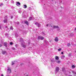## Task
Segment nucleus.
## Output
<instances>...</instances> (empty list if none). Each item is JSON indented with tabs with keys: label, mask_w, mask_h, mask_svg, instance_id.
<instances>
[{
	"label": "nucleus",
	"mask_w": 76,
	"mask_h": 76,
	"mask_svg": "<svg viewBox=\"0 0 76 76\" xmlns=\"http://www.w3.org/2000/svg\"><path fill=\"white\" fill-rule=\"evenodd\" d=\"M58 71H59V67L58 66H57L55 68V74H57V73Z\"/></svg>",
	"instance_id": "1"
},
{
	"label": "nucleus",
	"mask_w": 76,
	"mask_h": 76,
	"mask_svg": "<svg viewBox=\"0 0 76 76\" xmlns=\"http://www.w3.org/2000/svg\"><path fill=\"white\" fill-rule=\"evenodd\" d=\"M20 45L23 48H26V45L24 42L21 43Z\"/></svg>",
	"instance_id": "2"
},
{
	"label": "nucleus",
	"mask_w": 76,
	"mask_h": 76,
	"mask_svg": "<svg viewBox=\"0 0 76 76\" xmlns=\"http://www.w3.org/2000/svg\"><path fill=\"white\" fill-rule=\"evenodd\" d=\"M4 23H7V16H6L4 18V19L3 20Z\"/></svg>",
	"instance_id": "3"
},
{
	"label": "nucleus",
	"mask_w": 76,
	"mask_h": 76,
	"mask_svg": "<svg viewBox=\"0 0 76 76\" xmlns=\"http://www.w3.org/2000/svg\"><path fill=\"white\" fill-rule=\"evenodd\" d=\"M35 25L38 26V28H39L41 26V24L40 23H39L38 22H36L35 23Z\"/></svg>",
	"instance_id": "4"
},
{
	"label": "nucleus",
	"mask_w": 76,
	"mask_h": 76,
	"mask_svg": "<svg viewBox=\"0 0 76 76\" xmlns=\"http://www.w3.org/2000/svg\"><path fill=\"white\" fill-rule=\"evenodd\" d=\"M44 38V37H43L38 36V39H41V40H43Z\"/></svg>",
	"instance_id": "5"
},
{
	"label": "nucleus",
	"mask_w": 76,
	"mask_h": 76,
	"mask_svg": "<svg viewBox=\"0 0 76 76\" xmlns=\"http://www.w3.org/2000/svg\"><path fill=\"white\" fill-rule=\"evenodd\" d=\"M7 70L8 71L7 72V73H11V69L8 67Z\"/></svg>",
	"instance_id": "6"
},
{
	"label": "nucleus",
	"mask_w": 76,
	"mask_h": 76,
	"mask_svg": "<svg viewBox=\"0 0 76 76\" xmlns=\"http://www.w3.org/2000/svg\"><path fill=\"white\" fill-rule=\"evenodd\" d=\"M20 42H21V44H22V43H23V39L22 38H20Z\"/></svg>",
	"instance_id": "7"
},
{
	"label": "nucleus",
	"mask_w": 76,
	"mask_h": 76,
	"mask_svg": "<svg viewBox=\"0 0 76 76\" xmlns=\"http://www.w3.org/2000/svg\"><path fill=\"white\" fill-rule=\"evenodd\" d=\"M4 46L6 47H7V42H5L4 43Z\"/></svg>",
	"instance_id": "8"
},
{
	"label": "nucleus",
	"mask_w": 76,
	"mask_h": 76,
	"mask_svg": "<svg viewBox=\"0 0 76 76\" xmlns=\"http://www.w3.org/2000/svg\"><path fill=\"white\" fill-rule=\"evenodd\" d=\"M24 23H25L26 24V25H27L28 26V25H29V23L28 22V21H25L24 22Z\"/></svg>",
	"instance_id": "9"
},
{
	"label": "nucleus",
	"mask_w": 76,
	"mask_h": 76,
	"mask_svg": "<svg viewBox=\"0 0 76 76\" xmlns=\"http://www.w3.org/2000/svg\"><path fill=\"white\" fill-rule=\"evenodd\" d=\"M16 5H17V6H18L19 5H20V2H17L16 4Z\"/></svg>",
	"instance_id": "10"
},
{
	"label": "nucleus",
	"mask_w": 76,
	"mask_h": 76,
	"mask_svg": "<svg viewBox=\"0 0 76 76\" xmlns=\"http://www.w3.org/2000/svg\"><path fill=\"white\" fill-rule=\"evenodd\" d=\"M55 41H56V42H57V41H58V37H55Z\"/></svg>",
	"instance_id": "11"
},
{
	"label": "nucleus",
	"mask_w": 76,
	"mask_h": 76,
	"mask_svg": "<svg viewBox=\"0 0 76 76\" xmlns=\"http://www.w3.org/2000/svg\"><path fill=\"white\" fill-rule=\"evenodd\" d=\"M23 7L25 9H26L27 8V6H26V5L25 4H24Z\"/></svg>",
	"instance_id": "12"
},
{
	"label": "nucleus",
	"mask_w": 76,
	"mask_h": 76,
	"mask_svg": "<svg viewBox=\"0 0 76 76\" xmlns=\"http://www.w3.org/2000/svg\"><path fill=\"white\" fill-rule=\"evenodd\" d=\"M2 54H6V51H3L2 52Z\"/></svg>",
	"instance_id": "13"
},
{
	"label": "nucleus",
	"mask_w": 76,
	"mask_h": 76,
	"mask_svg": "<svg viewBox=\"0 0 76 76\" xmlns=\"http://www.w3.org/2000/svg\"><path fill=\"white\" fill-rule=\"evenodd\" d=\"M64 57H65V56L64 55H62L61 56V59H63Z\"/></svg>",
	"instance_id": "14"
},
{
	"label": "nucleus",
	"mask_w": 76,
	"mask_h": 76,
	"mask_svg": "<svg viewBox=\"0 0 76 76\" xmlns=\"http://www.w3.org/2000/svg\"><path fill=\"white\" fill-rule=\"evenodd\" d=\"M72 72L73 74H75V75H76V71H72Z\"/></svg>",
	"instance_id": "15"
},
{
	"label": "nucleus",
	"mask_w": 76,
	"mask_h": 76,
	"mask_svg": "<svg viewBox=\"0 0 76 76\" xmlns=\"http://www.w3.org/2000/svg\"><path fill=\"white\" fill-rule=\"evenodd\" d=\"M53 28H59V27L58 26H54Z\"/></svg>",
	"instance_id": "16"
},
{
	"label": "nucleus",
	"mask_w": 76,
	"mask_h": 76,
	"mask_svg": "<svg viewBox=\"0 0 76 76\" xmlns=\"http://www.w3.org/2000/svg\"><path fill=\"white\" fill-rule=\"evenodd\" d=\"M32 20V18L31 17L29 18L28 20L30 21V20Z\"/></svg>",
	"instance_id": "17"
},
{
	"label": "nucleus",
	"mask_w": 76,
	"mask_h": 76,
	"mask_svg": "<svg viewBox=\"0 0 76 76\" xmlns=\"http://www.w3.org/2000/svg\"><path fill=\"white\" fill-rule=\"evenodd\" d=\"M55 58L56 60H58L59 59V58H58V56H56Z\"/></svg>",
	"instance_id": "18"
},
{
	"label": "nucleus",
	"mask_w": 76,
	"mask_h": 76,
	"mask_svg": "<svg viewBox=\"0 0 76 76\" xmlns=\"http://www.w3.org/2000/svg\"><path fill=\"white\" fill-rule=\"evenodd\" d=\"M70 43H69L67 44V46H68V47H69V46H70Z\"/></svg>",
	"instance_id": "19"
},
{
	"label": "nucleus",
	"mask_w": 76,
	"mask_h": 76,
	"mask_svg": "<svg viewBox=\"0 0 76 76\" xmlns=\"http://www.w3.org/2000/svg\"><path fill=\"white\" fill-rule=\"evenodd\" d=\"M62 70L63 72H64V71H65V69H64V68H63L62 69Z\"/></svg>",
	"instance_id": "20"
},
{
	"label": "nucleus",
	"mask_w": 76,
	"mask_h": 76,
	"mask_svg": "<svg viewBox=\"0 0 76 76\" xmlns=\"http://www.w3.org/2000/svg\"><path fill=\"white\" fill-rule=\"evenodd\" d=\"M31 41L29 40V41H28V45H30V44L31 43Z\"/></svg>",
	"instance_id": "21"
},
{
	"label": "nucleus",
	"mask_w": 76,
	"mask_h": 76,
	"mask_svg": "<svg viewBox=\"0 0 76 76\" xmlns=\"http://www.w3.org/2000/svg\"><path fill=\"white\" fill-rule=\"evenodd\" d=\"M12 49L13 50H16V49L15 48H12Z\"/></svg>",
	"instance_id": "22"
},
{
	"label": "nucleus",
	"mask_w": 76,
	"mask_h": 76,
	"mask_svg": "<svg viewBox=\"0 0 76 76\" xmlns=\"http://www.w3.org/2000/svg\"><path fill=\"white\" fill-rule=\"evenodd\" d=\"M5 35L6 37H8V34L7 33H5Z\"/></svg>",
	"instance_id": "23"
},
{
	"label": "nucleus",
	"mask_w": 76,
	"mask_h": 76,
	"mask_svg": "<svg viewBox=\"0 0 76 76\" xmlns=\"http://www.w3.org/2000/svg\"><path fill=\"white\" fill-rule=\"evenodd\" d=\"M15 36L16 37H19V35L16 34L15 35Z\"/></svg>",
	"instance_id": "24"
},
{
	"label": "nucleus",
	"mask_w": 76,
	"mask_h": 76,
	"mask_svg": "<svg viewBox=\"0 0 76 76\" xmlns=\"http://www.w3.org/2000/svg\"><path fill=\"white\" fill-rule=\"evenodd\" d=\"M42 35H45V33H44L43 32H42Z\"/></svg>",
	"instance_id": "25"
},
{
	"label": "nucleus",
	"mask_w": 76,
	"mask_h": 76,
	"mask_svg": "<svg viewBox=\"0 0 76 76\" xmlns=\"http://www.w3.org/2000/svg\"><path fill=\"white\" fill-rule=\"evenodd\" d=\"M45 42H46V43H48V42L47 41V40H45Z\"/></svg>",
	"instance_id": "26"
},
{
	"label": "nucleus",
	"mask_w": 76,
	"mask_h": 76,
	"mask_svg": "<svg viewBox=\"0 0 76 76\" xmlns=\"http://www.w3.org/2000/svg\"><path fill=\"white\" fill-rule=\"evenodd\" d=\"M10 45H13V42H10Z\"/></svg>",
	"instance_id": "27"
},
{
	"label": "nucleus",
	"mask_w": 76,
	"mask_h": 76,
	"mask_svg": "<svg viewBox=\"0 0 76 76\" xmlns=\"http://www.w3.org/2000/svg\"><path fill=\"white\" fill-rule=\"evenodd\" d=\"M28 10H31V7H29L28 8Z\"/></svg>",
	"instance_id": "28"
},
{
	"label": "nucleus",
	"mask_w": 76,
	"mask_h": 76,
	"mask_svg": "<svg viewBox=\"0 0 76 76\" xmlns=\"http://www.w3.org/2000/svg\"><path fill=\"white\" fill-rule=\"evenodd\" d=\"M72 68H75V65H72Z\"/></svg>",
	"instance_id": "29"
},
{
	"label": "nucleus",
	"mask_w": 76,
	"mask_h": 76,
	"mask_svg": "<svg viewBox=\"0 0 76 76\" xmlns=\"http://www.w3.org/2000/svg\"><path fill=\"white\" fill-rule=\"evenodd\" d=\"M21 10H19L18 11V12L19 13H21Z\"/></svg>",
	"instance_id": "30"
},
{
	"label": "nucleus",
	"mask_w": 76,
	"mask_h": 76,
	"mask_svg": "<svg viewBox=\"0 0 76 76\" xmlns=\"http://www.w3.org/2000/svg\"><path fill=\"white\" fill-rule=\"evenodd\" d=\"M57 63H60V61H58L57 62Z\"/></svg>",
	"instance_id": "31"
},
{
	"label": "nucleus",
	"mask_w": 76,
	"mask_h": 76,
	"mask_svg": "<svg viewBox=\"0 0 76 76\" xmlns=\"http://www.w3.org/2000/svg\"><path fill=\"white\" fill-rule=\"evenodd\" d=\"M11 3H14V1H11Z\"/></svg>",
	"instance_id": "32"
},
{
	"label": "nucleus",
	"mask_w": 76,
	"mask_h": 76,
	"mask_svg": "<svg viewBox=\"0 0 76 76\" xmlns=\"http://www.w3.org/2000/svg\"><path fill=\"white\" fill-rule=\"evenodd\" d=\"M10 29H11V30H13V27H11L10 28Z\"/></svg>",
	"instance_id": "33"
},
{
	"label": "nucleus",
	"mask_w": 76,
	"mask_h": 76,
	"mask_svg": "<svg viewBox=\"0 0 76 76\" xmlns=\"http://www.w3.org/2000/svg\"><path fill=\"white\" fill-rule=\"evenodd\" d=\"M61 48H59V49H58V51H61Z\"/></svg>",
	"instance_id": "34"
},
{
	"label": "nucleus",
	"mask_w": 76,
	"mask_h": 76,
	"mask_svg": "<svg viewBox=\"0 0 76 76\" xmlns=\"http://www.w3.org/2000/svg\"><path fill=\"white\" fill-rule=\"evenodd\" d=\"M15 47L16 48H18V45H15Z\"/></svg>",
	"instance_id": "35"
},
{
	"label": "nucleus",
	"mask_w": 76,
	"mask_h": 76,
	"mask_svg": "<svg viewBox=\"0 0 76 76\" xmlns=\"http://www.w3.org/2000/svg\"><path fill=\"white\" fill-rule=\"evenodd\" d=\"M2 5H3V4H0V6H2Z\"/></svg>",
	"instance_id": "36"
},
{
	"label": "nucleus",
	"mask_w": 76,
	"mask_h": 76,
	"mask_svg": "<svg viewBox=\"0 0 76 76\" xmlns=\"http://www.w3.org/2000/svg\"><path fill=\"white\" fill-rule=\"evenodd\" d=\"M15 64L14 63H13V62H12V66H13V64Z\"/></svg>",
	"instance_id": "37"
},
{
	"label": "nucleus",
	"mask_w": 76,
	"mask_h": 76,
	"mask_svg": "<svg viewBox=\"0 0 76 76\" xmlns=\"http://www.w3.org/2000/svg\"><path fill=\"white\" fill-rule=\"evenodd\" d=\"M61 54H64V53H63V52H62L61 53Z\"/></svg>",
	"instance_id": "38"
},
{
	"label": "nucleus",
	"mask_w": 76,
	"mask_h": 76,
	"mask_svg": "<svg viewBox=\"0 0 76 76\" xmlns=\"http://www.w3.org/2000/svg\"><path fill=\"white\" fill-rule=\"evenodd\" d=\"M2 46V45H1V44L0 45V47H1Z\"/></svg>",
	"instance_id": "39"
},
{
	"label": "nucleus",
	"mask_w": 76,
	"mask_h": 76,
	"mask_svg": "<svg viewBox=\"0 0 76 76\" xmlns=\"http://www.w3.org/2000/svg\"><path fill=\"white\" fill-rule=\"evenodd\" d=\"M19 22H17V24L18 25H19Z\"/></svg>",
	"instance_id": "40"
},
{
	"label": "nucleus",
	"mask_w": 76,
	"mask_h": 76,
	"mask_svg": "<svg viewBox=\"0 0 76 76\" xmlns=\"http://www.w3.org/2000/svg\"><path fill=\"white\" fill-rule=\"evenodd\" d=\"M46 26H48V24H47Z\"/></svg>",
	"instance_id": "41"
},
{
	"label": "nucleus",
	"mask_w": 76,
	"mask_h": 76,
	"mask_svg": "<svg viewBox=\"0 0 76 76\" xmlns=\"http://www.w3.org/2000/svg\"><path fill=\"white\" fill-rule=\"evenodd\" d=\"M68 76H72V75H69Z\"/></svg>",
	"instance_id": "42"
},
{
	"label": "nucleus",
	"mask_w": 76,
	"mask_h": 76,
	"mask_svg": "<svg viewBox=\"0 0 76 76\" xmlns=\"http://www.w3.org/2000/svg\"><path fill=\"white\" fill-rule=\"evenodd\" d=\"M8 27L7 26H6V28H7Z\"/></svg>",
	"instance_id": "43"
},
{
	"label": "nucleus",
	"mask_w": 76,
	"mask_h": 76,
	"mask_svg": "<svg viewBox=\"0 0 76 76\" xmlns=\"http://www.w3.org/2000/svg\"><path fill=\"white\" fill-rule=\"evenodd\" d=\"M75 31H76V28H75Z\"/></svg>",
	"instance_id": "44"
},
{
	"label": "nucleus",
	"mask_w": 76,
	"mask_h": 76,
	"mask_svg": "<svg viewBox=\"0 0 76 76\" xmlns=\"http://www.w3.org/2000/svg\"><path fill=\"white\" fill-rule=\"evenodd\" d=\"M1 76H4V75H2V74H1Z\"/></svg>",
	"instance_id": "45"
},
{
	"label": "nucleus",
	"mask_w": 76,
	"mask_h": 76,
	"mask_svg": "<svg viewBox=\"0 0 76 76\" xmlns=\"http://www.w3.org/2000/svg\"><path fill=\"white\" fill-rule=\"evenodd\" d=\"M12 18H13V17H12H12H11V19H12Z\"/></svg>",
	"instance_id": "46"
},
{
	"label": "nucleus",
	"mask_w": 76,
	"mask_h": 76,
	"mask_svg": "<svg viewBox=\"0 0 76 76\" xmlns=\"http://www.w3.org/2000/svg\"><path fill=\"white\" fill-rule=\"evenodd\" d=\"M5 0L7 1V0Z\"/></svg>",
	"instance_id": "47"
},
{
	"label": "nucleus",
	"mask_w": 76,
	"mask_h": 76,
	"mask_svg": "<svg viewBox=\"0 0 76 76\" xmlns=\"http://www.w3.org/2000/svg\"><path fill=\"white\" fill-rule=\"evenodd\" d=\"M21 65H22V64H21Z\"/></svg>",
	"instance_id": "48"
},
{
	"label": "nucleus",
	"mask_w": 76,
	"mask_h": 76,
	"mask_svg": "<svg viewBox=\"0 0 76 76\" xmlns=\"http://www.w3.org/2000/svg\"><path fill=\"white\" fill-rule=\"evenodd\" d=\"M44 5H45V4H44Z\"/></svg>",
	"instance_id": "49"
}]
</instances>
